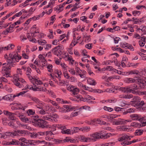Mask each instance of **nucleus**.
<instances>
[{
    "label": "nucleus",
    "mask_w": 146,
    "mask_h": 146,
    "mask_svg": "<svg viewBox=\"0 0 146 146\" xmlns=\"http://www.w3.org/2000/svg\"><path fill=\"white\" fill-rule=\"evenodd\" d=\"M128 73L129 74H138L139 73V71L137 70H131L130 71H129L128 72Z\"/></svg>",
    "instance_id": "38"
},
{
    "label": "nucleus",
    "mask_w": 146,
    "mask_h": 146,
    "mask_svg": "<svg viewBox=\"0 0 146 146\" xmlns=\"http://www.w3.org/2000/svg\"><path fill=\"white\" fill-rule=\"evenodd\" d=\"M80 129L83 132H88L90 130V127H85L81 128Z\"/></svg>",
    "instance_id": "32"
},
{
    "label": "nucleus",
    "mask_w": 146,
    "mask_h": 146,
    "mask_svg": "<svg viewBox=\"0 0 146 146\" xmlns=\"http://www.w3.org/2000/svg\"><path fill=\"white\" fill-rule=\"evenodd\" d=\"M130 139V136L126 134H123L121 137L118 138V140L119 141H121L123 140H129Z\"/></svg>",
    "instance_id": "13"
},
{
    "label": "nucleus",
    "mask_w": 146,
    "mask_h": 146,
    "mask_svg": "<svg viewBox=\"0 0 146 146\" xmlns=\"http://www.w3.org/2000/svg\"><path fill=\"white\" fill-rule=\"evenodd\" d=\"M34 87H29V85H27V87L30 90H32L34 91H46V89L45 87H36V85H34Z\"/></svg>",
    "instance_id": "10"
},
{
    "label": "nucleus",
    "mask_w": 146,
    "mask_h": 146,
    "mask_svg": "<svg viewBox=\"0 0 146 146\" xmlns=\"http://www.w3.org/2000/svg\"><path fill=\"white\" fill-rule=\"evenodd\" d=\"M104 70H108L109 71H112L114 70V69L113 67L111 66H107L106 68H104Z\"/></svg>",
    "instance_id": "41"
},
{
    "label": "nucleus",
    "mask_w": 146,
    "mask_h": 146,
    "mask_svg": "<svg viewBox=\"0 0 146 146\" xmlns=\"http://www.w3.org/2000/svg\"><path fill=\"white\" fill-rule=\"evenodd\" d=\"M95 119V122L97 123H98L99 124H104V122L103 121L100 120L99 119Z\"/></svg>",
    "instance_id": "54"
},
{
    "label": "nucleus",
    "mask_w": 146,
    "mask_h": 146,
    "mask_svg": "<svg viewBox=\"0 0 146 146\" xmlns=\"http://www.w3.org/2000/svg\"><path fill=\"white\" fill-rule=\"evenodd\" d=\"M27 131L22 130H18L15 131V132L14 133L13 135H23L26 134L27 133Z\"/></svg>",
    "instance_id": "15"
},
{
    "label": "nucleus",
    "mask_w": 146,
    "mask_h": 146,
    "mask_svg": "<svg viewBox=\"0 0 146 146\" xmlns=\"http://www.w3.org/2000/svg\"><path fill=\"white\" fill-rule=\"evenodd\" d=\"M62 132L63 134H71V130H70V129H62Z\"/></svg>",
    "instance_id": "39"
},
{
    "label": "nucleus",
    "mask_w": 146,
    "mask_h": 146,
    "mask_svg": "<svg viewBox=\"0 0 146 146\" xmlns=\"http://www.w3.org/2000/svg\"><path fill=\"white\" fill-rule=\"evenodd\" d=\"M67 89L68 90L72 92L74 96L77 95L80 91L79 89L73 86H67Z\"/></svg>",
    "instance_id": "7"
},
{
    "label": "nucleus",
    "mask_w": 146,
    "mask_h": 146,
    "mask_svg": "<svg viewBox=\"0 0 146 146\" xmlns=\"http://www.w3.org/2000/svg\"><path fill=\"white\" fill-rule=\"evenodd\" d=\"M137 80V79H134L132 78H127L125 79V81L128 83H134Z\"/></svg>",
    "instance_id": "24"
},
{
    "label": "nucleus",
    "mask_w": 146,
    "mask_h": 146,
    "mask_svg": "<svg viewBox=\"0 0 146 146\" xmlns=\"http://www.w3.org/2000/svg\"><path fill=\"white\" fill-rule=\"evenodd\" d=\"M37 42L39 44L42 45H44L46 43V42L45 40L42 39L38 40Z\"/></svg>",
    "instance_id": "34"
},
{
    "label": "nucleus",
    "mask_w": 146,
    "mask_h": 146,
    "mask_svg": "<svg viewBox=\"0 0 146 146\" xmlns=\"http://www.w3.org/2000/svg\"><path fill=\"white\" fill-rule=\"evenodd\" d=\"M80 139L82 141L85 142H88L93 140L92 138L86 137L84 135L81 136Z\"/></svg>",
    "instance_id": "19"
},
{
    "label": "nucleus",
    "mask_w": 146,
    "mask_h": 146,
    "mask_svg": "<svg viewBox=\"0 0 146 146\" xmlns=\"http://www.w3.org/2000/svg\"><path fill=\"white\" fill-rule=\"evenodd\" d=\"M74 96L77 98L78 102L79 101H83V100L84 99V98L82 97L81 95H76ZM76 101H77V100H76Z\"/></svg>",
    "instance_id": "37"
},
{
    "label": "nucleus",
    "mask_w": 146,
    "mask_h": 146,
    "mask_svg": "<svg viewBox=\"0 0 146 146\" xmlns=\"http://www.w3.org/2000/svg\"><path fill=\"white\" fill-rule=\"evenodd\" d=\"M114 88H115V89L116 90H118L119 91H121L122 92H123V87H121L120 86H118V87H116V88L114 87Z\"/></svg>",
    "instance_id": "59"
},
{
    "label": "nucleus",
    "mask_w": 146,
    "mask_h": 146,
    "mask_svg": "<svg viewBox=\"0 0 146 146\" xmlns=\"http://www.w3.org/2000/svg\"><path fill=\"white\" fill-rule=\"evenodd\" d=\"M131 126L133 127H137L139 128L142 127L141 123L140 124L139 123L136 122H134L131 123Z\"/></svg>",
    "instance_id": "29"
},
{
    "label": "nucleus",
    "mask_w": 146,
    "mask_h": 146,
    "mask_svg": "<svg viewBox=\"0 0 146 146\" xmlns=\"http://www.w3.org/2000/svg\"><path fill=\"white\" fill-rule=\"evenodd\" d=\"M11 69L9 68V67L7 66V67L3 66L2 68L1 73L3 76H5L7 77H10V70Z\"/></svg>",
    "instance_id": "8"
},
{
    "label": "nucleus",
    "mask_w": 146,
    "mask_h": 146,
    "mask_svg": "<svg viewBox=\"0 0 146 146\" xmlns=\"http://www.w3.org/2000/svg\"><path fill=\"white\" fill-rule=\"evenodd\" d=\"M27 76L28 77L30 81L33 83V85H35V84L34 82H33V79L35 78H33L31 76V74H27Z\"/></svg>",
    "instance_id": "43"
},
{
    "label": "nucleus",
    "mask_w": 146,
    "mask_h": 146,
    "mask_svg": "<svg viewBox=\"0 0 146 146\" xmlns=\"http://www.w3.org/2000/svg\"><path fill=\"white\" fill-rule=\"evenodd\" d=\"M64 49L63 46L62 45L60 44L52 48L51 51L54 54L58 56L62 54V52Z\"/></svg>",
    "instance_id": "5"
},
{
    "label": "nucleus",
    "mask_w": 146,
    "mask_h": 146,
    "mask_svg": "<svg viewBox=\"0 0 146 146\" xmlns=\"http://www.w3.org/2000/svg\"><path fill=\"white\" fill-rule=\"evenodd\" d=\"M141 101V98L138 96H135L133 99V101H131V105L135 107L138 106V103Z\"/></svg>",
    "instance_id": "11"
},
{
    "label": "nucleus",
    "mask_w": 146,
    "mask_h": 146,
    "mask_svg": "<svg viewBox=\"0 0 146 146\" xmlns=\"http://www.w3.org/2000/svg\"><path fill=\"white\" fill-rule=\"evenodd\" d=\"M139 64V63H137L134 64L133 63H130L128 64L127 65V67L132 66L133 67L136 68Z\"/></svg>",
    "instance_id": "36"
},
{
    "label": "nucleus",
    "mask_w": 146,
    "mask_h": 146,
    "mask_svg": "<svg viewBox=\"0 0 146 146\" xmlns=\"http://www.w3.org/2000/svg\"><path fill=\"white\" fill-rule=\"evenodd\" d=\"M143 132V130L142 129H137L135 131L134 133V134L136 136L141 135L142 134Z\"/></svg>",
    "instance_id": "28"
},
{
    "label": "nucleus",
    "mask_w": 146,
    "mask_h": 146,
    "mask_svg": "<svg viewBox=\"0 0 146 146\" xmlns=\"http://www.w3.org/2000/svg\"><path fill=\"white\" fill-rule=\"evenodd\" d=\"M95 119H94L93 120H91L90 121H88L87 122H86V123L87 124L89 125H93L95 124Z\"/></svg>",
    "instance_id": "55"
},
{
    "label": "nucleus",
    "mask_w": 146,
    "mask_h": 146,
    "mask_svg": "<svg viewBox=\"0 0 146 146\" xmlns=\"http://www.w3.org/2000/svg\"><path fill=\"white\" fill-rule=\"evenodd\" d=\"M111 135V134L110 133H107L105 135L104 134L101 135H100V138L103 139H105L109 138Z\"/></svg>",
    "instance_id": "30"
},
{
    "label": "nucleus",
    "mask_w": 146,
    "mask_h": 146,
    "mask_svg": "<svg viewBox=\"0 0 146 146\" xmlns=\"http://www.w3.org/2000/svg\"><path fill=\"white\" fill-rule=\"evenodd\" d=\"M101 133H100L97 132H96L90 135V136L91 137H93V140L94 139H97L100 138V135Z\"/></svg>",
    "instance_id": "17"
},
{
    "label": "nucleus",
    "mask_w": 146,
    "mask_h": 146,
    "mask_svg": "<svg viewBox=\"0 0 146 146\" xmlns=\"http://www.w3.org/2000/svg\"><path fill=\"white\" fill-rule=\"evenodd\" d=\"M13 83L15 85L20 88H22L23 85L20 82L22 83H26V82L25 80L22 78H20L19 74H15L13 76Z\"/></svg>",
    "instance_id": "4"
},
{
    "label": "nucleus",
    "mask_w": 146,
    "mask_h": 146,
    "mask_svg": "<svg viewBox=\"0 0 146 146\" xmlns=\"http://www.w3.org/2000/svg\"><path fill=\"white\" fill-rule=\"evenodd\" d=\"M33 140H27L26 139V141H25L23 142L24 146L33 145H34V144L33 143Z\"/></svg>",
    "instance_id": "21"
},
{
    "label": "nucleus",
    "mask_w": 146,
    "mask_h": 146,
    "mask_svg": "<svg viewBox=\"0 0 146 146\" xmlns=\"http://www.w3.org/2000/svg\"><path fill=\"white\" fill-rule=\"evenodd\" d=\"M80 130V129H79L78 127H73L71 128V133L73 134L74 133H76L78 131Z\"/></svg>",
    "instance_id": "35"
},
{
    "label": "nucleus",
    "mask_w": 146,
    "mask_h": 146,
    "mask_svg": "<svg viewBox=\"0 0 146 146\" xmlns=\"http://www.w3.org/2000/svg\"><path fill=\"white\" fill-rule=\"evenodd\" d=\"M43 0H39L35 3H32L30 5V6L35 5H38L39 3H40Z\"/></svg>",
    "instance_id": "53"
},
{
    "label": "nucleus",
    "mask_w": 146,
    "mask_h": 146,
    "mask_svg": "<svg viewBox=\"0 0 146 146\" xmlns=\"http://www.w3.org/2000/svg\"><path fill=\"white\" fill-rule=\"evenodd\" d=\"M32 70L31 68L28 67L27 68V71L26 73V74H31Z\"/></svg>",
    "instance_id": "57"
},
{
    "label": "nucleus",
    "mask_w": 146,
    "mask_h": 146,
    "mask_svg": "<svg viewBox=\"0 0 146 146\" xmlns=\"http://www.w3.org/2000/svg\"><path fill=\"white\" fill-rule=\"evenodd\" d=\"M31 99L36 103L38 104H42V102L40 101L38 98L35 97H30Z\"/></svg>",
    "instance_id": "22"
},
{
    "label": "nucleus",
    "mask_w": 146,
    "mask_h": 146,
    "mask_svg": "<svg viewBox=\"0 0 146 146\" xmlns=\"http://www.w3.org/2000/svg\"><path fill=\"white\" fill-rule=\"evenodd\" d=\"M115 144V142H109L102 144V146H112Z\"/></svg>",
    "instance_id": "40"
},
{
    "label": "nucleus",
    "mask_w": 146,
    "mask_h": 146,
    "mask_svg": "<svg viewBox=\"0 0 146 146\" xmlns=\"http://www.w3.org/2000/svg\"><path fill=\"white\" fill-rule=\"evenodd\" d=\"M36 9V8L35 7H31L29 9L28 12L29 13L31 14H32L33 13L35 10Z\"/></svg>",
    "instance_id": "50"
},
{
    "label": "nucleus",
    "mask_w": 146,
    "mask_h": 146,
    "mask_svg": "<svg viewBox=\"0 0 146 146\" xmlns=\"http://www.w3.org/2000/svg\"><path fill=\"white\" fill-rule=\"evenodd\" d=\"M12 95L11 94L7 95L3 97V99L6 100L12 101Z\"/></svg>",
    "instance_id": "27"
},
{
    "label": "nucleus",
    "mask_w": 146,
    "mask_h": 146,
    "mask_svg": "<svg viewBox=\"0 0 146 146\" xmlns=\"http://www.w3.org/2000/svg\"><path fill=\"white\" fill-rule=\"evenodd\" d=\"M43 133V134H42V136L46 135V136H49L50 133H51V131H47L46 132H42Z\"/></svg>",
    "instance_id": "62"
},
{
    "label": "nucleus",
    "mask_w": 146,
    "mask_h": 146,
    "mask_svg": "<svg viewBox=\"0 0 146 146\" xmlns=\"http://www.w3.org/2000/svg\"><path fill=\"white\" fill-rule=\"evenodd\" d=\"M8 125L12 127L14 129H15L16 128L15 125L14 124V123L13 122H10L8 124Z\"/></svg>",
    "instance_id": "52"
},
{
    "label": "nucleus",
    "mask_w": 146,
    "mask_h": 146,
    "mask_svg": "<svg viewBox=\"0 0 146 146\" xmlns=\"http://www.w3.org/2000/svg\"><path fill=\"white\" fill-rule=\"evenodd\" d=\"M104 110L109 112H111L113 110V109L112 108L108 107L106 106L104 107Z\"/></svg>",
    "instance_id": "44"
},
{
    "label": "nucleus",
    "mask_w": 146,
    "mask_h": 146,
    "mask_svg": "<svg viewBox=\"0 0 146 146\" xmlns=\"http://www.w3.org/2000/svg\"><path fill=\"white\" fill-rule=\"evenodd\" d=\"M48 69V71L50 72H52L53 71L52 69V64H49L47 67Z\"/></svg>",
    "instance_id": "46"
},
{
    "label": "nucleus",
    "mask_w": 146,
    "mask_h": 146,
    "mask_svg": "<svg viewBox=\"0 0 146 146\" xmlns=\"http://www.w3.org/2000/svg\"><path fill=\"white\" fill-rule=\"evenodd\" d=\"M141 31L143 33V34L141 36L143 35H145L146 34V27L145 26H143V29L141 30Z\"/></svg>",
    "instance_id": "60"
},
{
    "label": "nucleus",
    "mask_w": 146,
    "mask_h": 146,
    "mask_svg": "<svg viewBox=\"0 0 146 146\" xmlns=\"http://www.w3.org/2000/svg\"><path fill=\"white\" fill-rule=\"evenodd\" d=\"M90 96L89 95H87L85 98H84V99L83 100V101L84 102H88L90 100Z\"/></svg>",
    "instance_id": "48"
},
{
    "label": "nucleus",
    "mask_w": 146,
    "mask_h": 146,
    "mask_svg": "<svg viewBox=\"0 0 146 146\" xmlns=\"http://www.w3.org/2000/svg\"><path fill=\"white\" fill-rule=\"evenodd\" d=\"M132 21H134V23L137 24L139 22V19H138L137 18L133 17L132 19Z\"/></svg>",
    "instance_id": "61"
},
{
    "label": "nucleus",
    "mask_w": 146,
    "mask_h": 146,
    "mask_svg": "<svg viewBox=\"0 0 146 146\" xmlns=\"http://www.w3.org/2000/svg\"><path fill=\"white\" fill-rule=\"evenodd\" d=\"M14 47V45L13 44H9L7 46V49L10 50L13 49Z\"/></svg>",
    "instance_id": "58"
},
{
    "label": "nucleus",
    "mask_w": 146,
    "mask_h": 146,
    "mask_svg": "<svg viewBox=\"0 0 146 146\" xmlns=\"http://www.w3.org/2000/svg\"><path fill=\"white\" fill-rule=\"evenodd\" d=\"M131 121V120H124L123 119L119 118L117 120H115L113 121V124L115 125H119L123 124Z\"/></svg>",
    "instance_id": "6"
},
{
    "label": "nucleus",
    "mask_w": 146,
    "mask_h": 146,
    "mask_svg": "<svg viewBox=\"0 0 146 146\" xmlns=\"http://www.w3.org/2000/svg\"><path fill=\"white\" fill-rule=\"evenodd\" d=\"M27 113L29 116H31L33 115L35 113V111L34 110H33L32 109L28 110L27 111Z\"/></svg>",
    "instance_id": "33"
},
{
    "label": "nucleus",
    "mask_w": 146,
    "mask_h": 146,
    "mask_svg": "<svg viewBox=\"0 0 146 146\" xmlns=\"http://www.w3.org/2000/svg\"><path fill=\"white\" fill-rule=\"evenodd\" d=\"M33 118L32 123H34V125L36 126L42 128L48 127V123L47 121L42 119H40L37 115L34 116Z\"/></svg>",
    "instance_id": "1"
},
{
    "label": "nucleus",
    "mask_w": 146,
    "mask_h": 146,
    "mask_svg": "<svg viewBox=\"0 0 146 146\" xmlns=\"http://www.w3.org/2000/svg\"><path fill=\"white\" fill-rule=\"evenodd\" d=\"M56 101L59 102L60 103H63V104L66 103L67 102V101H64L62 99L59 98H56Z\"/></svg>",
    "instance_id": "47"
},
{
    "label": "nucleus",
    "mask_w": 146,
    "mask_h": 146,
    "mask_svg": "<svg viewBox=\"0 0 146 146\" xmlns=\"http://www.w3.org/2000/svg\"><path fill=\"white\" fill-rule=\"evenodd\" d=\"M21 127H23L24 129H27L29 130L31 129V127L30 126H28L27 125H24V124H21Z\"/></svg>",
    "instance_id": "49"
},
{
    "label": "nucleus",
    "mask_w": 146,
    "mask_h": 146,
    "mask_svg": "<svg viewBox=\"0 0 146 146\" xmlns=\"http://www.w3.org/2000/svg\"><path fill=\"white\" fill-rule=\"evenodd\" d=\"M67 58V60L69 61L72 64H73L74 60L71 58V56H68Z\"/></svg>",
    "instance_id": "51"
},
{
    "label": "nucleus",
    "mask_w": 146,
    "mask_h": 146,
    "mask_svg": "<svg viewBox=\"0 0 146 146\" xmlns=\"http://www.w3.org/2000/svg\"><path fill=\"white\" fill-rule=\"evenodd\" d=\"M20 115L19 116V118L23 122H24L25 123H29L30 122H32V119H33V117L34 116L33 115L31 116V119H29L27 118V117H25L24 116V115L22 114H20Z\"/></svg>",
    "instance_id": "9"
},
{
    "label": "nucleus",
    "mask_w": 146,
    "mask_h": 146,
    "mask_svg": "<svg viewBox=\"0 0 146 146\" xmlns=\"http://www.w3.org/2000/svg\"><path fill=\"white\" fill-rule=\"evenodd\" d=\"M88 83L91 85L95 86L96 84V82L92 78H89L87 80Z\"/></svg>",
    "instance_id": "26"
},
{
    "label": "nucleus",
    "mask_w": 146,
    "mask_h": 146,
    "mask_svg": "<svg viewBox=\"0 0 146 146\" xmlns=\"http://www.w3.org/2000/svg\"><path fill=\"white\" fill-rule=\"evenodd\" d=\"M14 104L15 105V106L18 107V109H21L25 110V108H24V107L21 104Z\"/></svg>",
    "instance_id": "42"
},
{
    "label": "nucleus",
    "mask_w": 146,
    "mask_h": 146,
    "mask_svg": "<svg viewBox=\"0 0 146 146\" xmlns=\"http://www.w3.org/2000/svg\"><path fill=\"white\" fill-rule=\"evenodd\" d=\"M9 56L10 58L7 60V63H4L3 65L9 66V68L11 69L12 67L14 66L15 65L14 63L15 61L18 62L19 60L21 59V57L20 56H19L18 54L13 55L11 53L9 54Z\"/></svg>",
    "instance_id": "2"
},
{
    "label": "nucleus",
    "mask_w": 146,
    "mask_h": 146,
    "mask_svg": "<svg viewBox=\"0 0 146 146\" xmlns=\"http://www.w3.org/2000/svg\"><path fill=\"white\" fill-rule=\"evenodd\" d=\"M139 121L141 122V125L142 127H146V119H145L144 117H141V116ZM145 131H146V129Z\"/></svg>",
    "instance_id": "25"
},
{
    "label": "nucleus",
    "mask_w": 146,
    "mask_h": 146,
    "mask_svg": "<svg viewBox=\"0 0 146 146\" xmlns=\"http://www.w3.org/2000/svg\"><path fill=\"white\" fill-rule=\"evenodd\" d=\"M42 119L44 120H47L53 122L54 120V118L52 117V116L50 115H48L43 116L42 117Z\"/></svg>",
    "instance_id": "18"
},
{
    "label": "nucleus",
    "mask_w": 146,
    "mask_h": 146,
    "mask_svg": "<svg viewBox=\"0 0 146 146\" xmlns=\"http://www.w3.org/2000/svg\"><path fill=\"white\" fill-rule=\"evenodd\" d=\"M133 96L132 94H125V99H130L132 98Z\"/></svg>",
    "instance_id": "56"
},
{
    "label": "nucleus",
    "mask_w": 146,
    "mask_h": 146,
    "mask_svg": "<svg viewBox=\"0 0 146 146\" xmlns=\"http://www.w3.org/2000/svg\"><path fill=\"white\" fill-rule=\"evenodd\" d=\"M139 45L141 47L143 46L145 43V41H139Z\"/></svg>",
    "instance_id": "64"
},
{
    "label": "nucleus",
    "mask_w": 146,
    "mask_h": 146,
    "mask_svg": "<svg viewBox=\"0 0 146 146\" xmlns=\"http://www.w3.org/2000/svg\"><path fill=\"white\" fill-rule=\"evenodd\" d=\"M138 106H136L137 108H141L145 104V102L143 101H141L139 103H138Z\"/></svg>",
    "instance_id": "45"
},
{
    "label": "nucleus",
    "mask_w": 146,
    "mask_h": 146,
    "mask_svg": "<svg viewBox=\"0 0 146 146\" xmlns=\"http://www.w3.org/2000/svg\"><path fill=\"white\" fill-rule=\"evenodd\" d=\"M76 75H78L79 74L81 73V70H80L79 68L77 67L76 68Z\"/></svg>",
    "instance_id": "63"
},
{
    "label": "nucleus",
    "mask_w": 146,
    "mask_h": 146,
    "mask_svg": "<svg viewBox=\"0 0 146 146\" xmlns=\"http://www.w3.org/2000/svg\"><path fill=\"white\" fill-rule=\"evenodd\" d=\"M130 117L133 120L139 121L141 118V116L137 114H133L130 115Z\"/></svg>",
    "instance_id": "16"
},
{
    "label": "nucleus",
    "mask_w": 146,
    "mask_h": 146,
    "mask_svg": "<svg viewBox=\"0 0 146 146\" xmlns=\"http://www.w3.org/2000/svg\"><path fill=\"white\" fill-rule=\"evenodd\" d=\"M3 113L5 115L8 116L9 118L11 120H14L15 119V114L14 113L9 112L7 110L3 111Z\"/></svg>",
    "instance_id": "12"
},
{
    "label": "nucleus",
    "mask_w": 146,
    "mask_h": 146,
    "mask_svg": "<svg viewBox=\"0 0 146 146\" xmlns=\"http://www.w3.org/2000/svg\"><path fill=\"white\" fill-rule=\"evenodd\" d=\"M38 78L37 79L36 78H35L33 79V82H34V84H35V85H41L43 84L42 81L40 80H38Z\"/></svg>",
    "instance_id": "31"
},
{
    "label": "nucleus",
    "mask_w": 146,
    "mask_h": 146,
    "mask_svg": "<svg viewBox=\"0 0 146 146\" xmlns=\"http://www.w3.org/2000/svg\"><path fill=\"white\" fill-rule=\"evenodd\" d=\"M123 92H127L128 93H133V91L134 90H133L131 89L130 87L126 86L125 87H123Z\"/></svg>",
    "instance_id": "20"
},
{
    "label": "nucleus",
    "mask_w": 146,
    "mask_h": 146,
    "mask_svg": "<svg viewBox=\"0 0 146 146\" xmlns=\"http://www.w3.org/2000/svg\"><path fill=\"white\" fill-rule=\"evenodd\" d=\"M136 78H137V80L135 82L139 86H137L135 84H133L132 85L131 89L133 90H134V91L133 92V94L136 93V92L135 90L139 88H144L145 86V82L144 80L140 79L139 77H136Z\"/></svg>",
    "instance_id": "3"
},
{
    "label": "nucleus",
    "mask_w": 146,
    "mask_h": 146,
    "mask_svg": "<svg viewBox=\"0 0 146 146\" xmlns=\"http://www.w3.org/2000/svg\"><path fill=\"white\" fill-rule=\"evenodd\" d=\"M64 107L65 108V110H66V112H68L70 111H72L74 110V108L70 106H68L67 105H64Z\"/></svg>",
    "instance_id": "23"
},
{
    "label": "nucleus",
    "mask_w": 146,
    "mask_h": 146,
    "mask_svg": "<svg viewBox=\"0 0 146 146\" xmlns=\"http://www.w3.org/2000/svg\"><path fill=\"white\" fill-rule=\"evenodd\" d=\"M42 134H43V133L42 132L37 133L33 132L31 133L30 136L32 138H39L42 136Z\"/></svg>",
    "instance_id": "14"
}]
</instances>
